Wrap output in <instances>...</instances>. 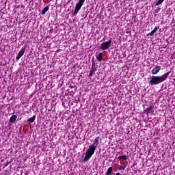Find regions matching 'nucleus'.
<instances>
[{"instance_id": "nucleus-21", "label": "nucleus", "mask_w": 175, "mask_h": 175, "mask_svg": "<svg viewBox=\"0 0 175 175\" xmlns=\"http://www.w3.org/2000/svg\"><path fill=\"white\" fill-rule=\"evenodd\" d=\"M9 163H10V162H8V163L5 165L4 167H6L9 166Z\"/></svg>"}, {"instance_id": "nucleus-5", "label": "nucleus", "mask_w": 175, "mask_h": 175, "mask_svg": "<svg viewBox=\"0 0 175 175\" xmlns=\"http://www.w3.org/2000/svg\"><path fill=\"white\" fill-rule=\"evenodd\" d=\"M111 44V40H109L107 42H103L100 46V50H107L110 45Z\"/></svg>"}, {"instance_id": "nucleus-13", "label": "nucleus", "mask_w": 175, "mask_h": 175, "mask_svg": "<svg viewBox=\"0 0 175 175\" xmlns=\"http://www.w3.org/2000/svg\"><path fill=\"white\" fill-rule=\"evenodd\" d=\"M50 10V8H49V6L45 7L43 10L42 12H41V14L42 16H44V14H46V13H47V12H49V10Z\"/></svg>"}, {"instance_id": "nucleus-4", "label": "nucleus", "mask_w": 175, "mask_h": 175, "mask_svg": "<svg viewBox=\"0 0 175 175\" xmlns=\"http://www.w3.org/2000/svg\"><path fill=\"white\" fill-rule=\"evenodd\" d=\"M84 2H85V0H79V3L76 4L75 12L72 13V16H77V13H79V11L80 9H81V6L84 5Z\"/></svg>"}, {"instance_id": "nucleus-11", "label": "nucleus", "mask_w": 175, "mask_h": 175, "mask_svg": "<svg viewBox=\"0 0 175 175\" xmlns=\"http://www.w3.org/2000/svg\"><path fill=\"white\" fill-rule=\"evenodd\" d=\"M16 120H17V116L12 115L10 118V122L14 124L16 122Z\"/></svg>"}, {"instance_id": "nucleus-19", "label": "nucleus", "mask_w": 175, "mask_h": 175, "mask_svg": "<svg viewBox=\"0 0 175 175\" xmlns=\"http://www.w3.org/2000/svg\"><path fill=\"white\" fill-rule=\"evenodd\" d=\"M126 166L125 165H120L118 167V170H124L125 169Z\"/></svg>"}, {"instance_id": "nucleus-18", "label": "nucleus", "mask_w": 175, "mask_h": 175, "mask_svg": "<svg viewBox=\"0 0 175 175\" xmlns=\"http://www.w3.org/2000/svg\"><path fill=\"white\" fill-rule=\"evenodd\" d=\"M119 159H124V161H126L128 159V157L126 155H122L118 157Z\"/></svg>"}, {"instance_id": "nucleus-8", "label": "nucleus", "mask_w": 175, "mask_h": 175, "mask_svg": "<svg viewBox=\"0 0 175 175\" xmlns=\"http://www.w3.org/2000/svg\"><path fill=\"white\" fill-rule=\"evenodd\" d=\"M92 68L90 71V74L89 76H93L94 73H95V72H96V68H95V60H94V59L92 60Z\"/></svg>"}, {"instance_id": "nucleus-17", "label": "nucleus", "mask_w": 175, "mask_h": 175, "mask_svg": "<svg viewBox=\"0 0 175 175\" xmlns=\"http://www.w3.org/2000/svg\"><path fill=\"white\" fill-rule=\"evenodd\" d=\"M163 1H165V0H159V1L155 3V6H159V5H162V3H163Z\"/></svg>"}, {"instance_id": "nucleus-1", "label": "nucleus", "mask_w": 175, "mask_h": 175, "mask_svg": "<svg viewBox=\"0 0 175 175\" xmlns=\"http://www.w3.org/2000/svg\"><path fill=\"white\" fill-rule=\"evenodd\" d=\"M169 75H170V71L164 73L161 76H152L150 78L149 83L150 84V85H157V84H161V83H163V81H165L167 77H169Z\"/></svg>"}, {"instance_id": "nucleus-22", "label": "nucleus", "mask_w": 175, "mask_h": 175, "mask_svg": "<svg viewBox=\"0 0 175 175\" xmlns=\"http://www.w3.org/2000/svg\"><path fill=\"white\" fill-rule=\"evenodd\" d=\"M116 175H121V174H120V172H118V173H116Z\"/></svg>"}, {"instance_id": "nucleus-10", "label": "nucleus", "mask_w": 175, "mask_h": 175, "mask_svg": "<svg viewBox=\"0 0 175 175\" xmlns=\"http://www.w3.org/2000/svg\"><path fill=\"white\" fill-rule=\"evenodd\" d=\"M161 70V67L159 66H156L152 70V75H158L159 73V71Z\"/></svg>"}, {"instance_id": "nucleus-3", "label": "nucleus", "mask_w": 175, "mask_h": 175, "mask_svg": "<svg viewBox=\"0 0 175 175\" xmlns=\"http://www.w3.org/2000/svg\"><path fill=\"white\" fill-rule=\"evenodd\" d=\"M95 150L93 149L92 148H90L88 149V150L85 152V156L83 159V162H87L91 159V157L95 154Z\"/></svg>"}, {"instance_id": "nucleus-9", "label": "nucleus", "mask_w": 175, "mask_h": 175, "mask_svg": "<svg viewBox=\"0 0 175 175\" xmlns=\"http://www.w3.org/2000/svg\"><path fill=\"white\" fill-rule=\"evenodd\" d=\"M25 53V48L24 47L19 51L17 56L16 57V61H18V59H20V58H21V57L24 55Z\"/></svg>"}, {"instance_id": "nucleus-15", "label": "nucleus", "mask_w": 175, "mask_h": 175, "mask_svg": "<svg viewBox=\"0 0 175 175\" xmlns=\"http://www.w3.org/2000/svg\"><path fill=\"white\" fill-rule=\"evenodd\" d=\"M113 173V167H109L106 172V175H111Z\"/></svg>"}, {"instance_id": "nucleus-20", "label": "nucleus", "mask_w": 175, "mask_h": 175, "mask_svg": "<svg viewBox=\"0 0 175 175\" xmlns=\"http://www.w3.org/2000/svg\"><path fill=\"white\" fill-rule=\"evenodd\" d=\"M5 175H9V174H10V172H9L8 170H5Z\"/></svg>"}, {"instance_id": "nucleus-6", "label": "nucleus", "mask_w": 175, "mask_h": 175, "mask_svg": "<svg viewBox=\"0 0 175 175\" xmlns=\"http://www.w3.org/2000/svg\"><path fill=\"white\" fill-rule=\"evenodd\" d=\"M144 113L146 114V116H148V114H153L154 113V105L152 104H150V106L146 108L145 110H144Z\"/></svg>"}, {"instance_id": "nucleus-12", "label": "nucleus", "mask_w": 175, "mask_h": 175, "mask_svg": "<svg viewBox=\"0 0 175 175\" xmlns=\"http://www.w3.org/2000/svg\"><path fill=\"white\" fill-rule=\"evenodd\" d=\"M158 31V27H155L154 29L149 33L147 34V36H154V33Z\"/></svg>"}, {"instance_id": "nucleus-16", "label": "nucleus", "mask_w": 175, "mask_h": 175, "mask_svg": "<svg viewBox=\"0 0 175 175\" xmlns=\"http://www.w3.org/2000/svg\"><path fill=\"white\" fill-rule=\"evenodd\" d=\"M97 59L99 62H100V61L103 59V53H99V55L97 56Z\"/></svg>"}, {"instance_id": "nucleus-7", "label": "nucleus", "mask_w": 175, "mask_h": 175, "mask_svg": "<svg viewBox=\"0 0 175 175\" xmlns=\"http://www.w3.org/2000/svg\"><path fill=\"white\" fill-rule=\"evenodd\" d=\"M99 137H96L94 139V142L89 146V148H92L93 150H96V147H98V144H99Z\"/></svg>"}, {"instance_id": "nucleus-14", "label": "nucleus", "mask_w": 175, "mask_h": 175, "mask_svg": "<svg viewBox=\"0 0 175 175\" xmlns=\"http://www.w3.org/2000/svg\"><path fill=\"white\" fill-rule=\"evenodd\" d=\"M35 120H36V116H33V117L29 118L27 120L28 122H30L31 124H32V122H33V121H35Z\"/></svg>"}, {"instance_id": "nucleus-2", "label": "nucleus", "mask_w": 175, "mask_h": 175, "mask_svg": "<svg viewBox=\"0 0 175 175\" xmlns=\"http://www.w3.org/2000/svg\"><path fill=\"white\" fill-rule=\"evenodd\" d=\"M95 150L93 149L92 148H90L88 149V150L85 152V156L83 159V162H87L91 159V157L95 154Z\"/></svg>"}]
</instances>
